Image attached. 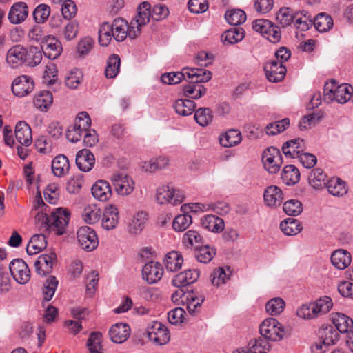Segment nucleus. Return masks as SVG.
<instances>
[{
  "label": "nucleus",
  "mask_w": 353,
  "mask_h": 353,
  "mask_svg": "<svg viewBox=\"0 0 353 353\" xmlns=\"http://www.w3.org/2000/svg\"><path fill=\"white\" fill-rule=\"evenodd\" d=\"M41 52L37 46H12L6 55V61L12 68L23 63L35 66L41 63Z\"/></svg>",
  "instance_id": "obj_1"
},
{
  "label": "nucleus",
  "mask_w": 353,
  "mask_h": 353,
  "mask_svg": "<svg viewBox=\"0 0 353 353\" xmlns=\"http://www.w3.org/2000/svg\"><path fill=\"white\" fill-rule=\"evenodd\" d=\"M188 71V83L183 85V94L190 99H200L207 91L201 83L209 81L212 79V73L209 70L196 68Z\"/></svg>",
  "instance_id": "obj_2"
},
{
  "label": "nucleus",
  "mask_w": 353,
  "mask_h": 353,
  "mask_svg": "<svg viewBox=\"0 0 353 353\" xmlns=\"http://www.w3.org/2000/svg\"><path fill=\"white\" fill-rule=\"evenodd\" d=\"M70 218L69 211L59 208L52 212L49 216L46 213L38 212L35 219L40 223V229L53 231L57 234L61 235L65 232Z\"/></svg>",
  "instance_id": "obj_3"
},
{
  "label": "nucleus",
  "mask_w": 353,
  "mask_h": 353,
  "mask_svg": "<svg viewBox=\"0 0 353 353\" xmlns=\"http://www.w3.org/2000/svg\"><path fill=\"white\" fill-rule=\"evenodd\" d=\"M353 88L347 83L338 85V83L332 79L324 85L323 99L327 103L336 101L343 104L348 101H352Z\"/></svg>",
  "instance_id": "obj_4"
},
{
  "label": "nucleus",
  "mask_w": 353,
  "mask_h": 353,
  "mask_svg": "<svg viewBox=\"0 0 353 353\" xmlns=\"http://www.w3.org/2000/svg\"><path fill=\"white\" fill-rule=\"evenodd\" d=\"M128 23L123 19H116L110 26L104 23L99 30L100 44H108L114 37L116 41L121 42L127 38Z\"/></svg>",
  "instance_id": "obj_5"
},
{
  "label": "nucleus",
  "mask_w": 353,
  "mask_h": 353,
  "mask_svg": "<svg viewBox=\"0 0 353 353\" xmlns=\"http://www.w3.org/2000/svg\"><path fill=\"white\" fill-rule=\"evenodd\" d=\"M261 335L271 341H281L285 335L284 327L274 318H267L260 325Z\"/></svg>",
  "instance_id": "obj_6"
},
{
  "label": "nucleus",
  "mask_w": 353,
  "mask_h": 353,
  "mask_svg": "<svg viewBox=\"0 0 353 353\" xmlns=\"http://www.w3.org/2000/svg\"><path fill=\"white\" fill-rule=\"evenodd\" d=\"M156 199L160 204L169 203L173 205H177L183 201L185 196L178 189L169 185H162L157 190Z\"/></svg>",
  "instance_id": "obj_7"
},
{
  "label": "nucleus",
  "mask_w": 353,
  "mask_h": 353,
  "mask_svg": "<svg viewBox=\"0 0 353 353\" xmlns=\"http://www.w3.org/2000/svg\"><path fill=\"white\" fill-rule=\"evenodd\" d=\"M262 161L265 169L270 174H276L283 163V157L279 149L270 147L264 150Z\"/></svg>",
  "instance_id": "obj_8"
},
{
  "label": "nucleus",
  "mask_w": 353,
  "mask_h": 353,
  "mask_svg": "<svg viewBox=\"0 0 353 353\" xmlns=\"http://www.w3.org/2000/svg\"><path fill=\"white\" fill-rule=\"evenodd\" d=\"M77 237L81 248L88 252L94 250L99 245L97 233L90 227L83 226L79 228Z\"/></svg>",
  "instance_id": "obj_9"
},
{
  "label": "nucleus",
  "mask_w": 353,
  "mask_h": 353,
  "mask_svg": "<svg viewBox=\"0 0 353 353\" xmlns=\"http://www.w3.org/2000/svg\"><path fill=\"white\" fill-rule=\"evenodd\" d=\"M146 334L150 341L157 345H164L170 340V334L167 327L160 322H153L148 326Z\"/></svg>",
  "instance_id": "obj_10"
},
{
  "label": "nucleus",
  "mask_w": 353,
  "mask_h": 353,
  "mask_svg": "<svg viewBox=\"0 0 353 353\" xmlns=\"http://www.w3.org/2000/svg\"><path fill=\"white\" fill-rule=\"evenodd\" d=\"M265 76L270 82H280L286 74V68L281 63L277 61H270L267 62L264 67Z\"/></svg>",
  "instance_id": "obj_11"
},
{
  "label": "nucleus",
  "mask_w": 353,
  "mask_h": 353,
  "mask_svg": "<svg viewBox=\"0 0 353 353\" xmlns=\"http://www.w3.org/2000/svg\"><path fill=\"white\" fill-rule=\"evenodd\" d=\"M112 183L116 192L121 196L130 194L134 189V181L126 174H114L112 176Z\"/></svg>",
  "instance_id": "obj_12"
},
{
  "label": "nucleus",
  "mask_w": 353,
  "mask_h": 353,
  "mask_svg": "<svg viewBox=\"0 0 353 353\" xmlns=\"http://www.w3.org/2000/svg\"><path fill=\"white\" fill-rule=\"evenodd\" d=\"M56 263L57 254L54 252L41 254L34 262L36 272L39 275L46 276L52 272L53 265Z\"/></svg>",
  "instance_id": "obj_13"
},
{
  "label": "nucleus",
  "mask_w": 353,
  "mask_h": 353,
  "mask_svg": "<svg viewBox=\"0 0 353 353\" xmlns=\"http://www.w3.org/2000/svg\"><path fill=\"white\" fill-rule=\"evenodd\" d=\"M163 273L161 264L155 261L147 263L142 268L143 279L149 284H154L160 281Z\"/></svg>",
  "instance_id": "obj_14"
},
{
  "label": "nucleus",
  "mask_w": 353,
  "mask_h": 353,
  "mask_svg": "<svg viewBox=\"0 0 353 353\" xmlns=\"http://www.w3.org/2000/svg\"><path fill=\"white\" fill-rule=\"evenodd\" d=\"M34 87L32 79L26 75L17 77L12 82V90L14 95L22 97L31 92Z\"/></svg>",
  "instance_id": "obj_15"
},
{
  "label": "nucleus",
  "mask_w": 353,
  "mask_h": 353,
  "mask_svg": "<svg viewBox=\"0 0 353 353\" xmlns=\"http://www.w3.org/2000/svg\"><path fill=\"white\" fill-rule=\"evenodd\" d=\"M315 335L319 340H322L329 347L337 343L340 334L331 325L323 324L316 332Z\"/></svg>",
  "instance_id": "obj_16"
},
{
  "label": "nucleus",
  "mask_w": 353,
  "mask_h": 353,
  "mask_svg": "<svg viewBox=\"0 0 353 353\" xmlns=\"http://www.w3.org/2000/svg\"><path fill=\"white\" fill-rule=\"evenodd\" d=\"M200 276L197 269H188L175 275L172 281L174 286L181 288L195 283Z\"/></svg>",
  "instance_id": "obj_17"
},
{
  "label": "nucleus",
  "mask_w": 353,
  "mask_h": 353,
  "mask_svg": "<svg viewBox=\"0 0 353 353\" xmlns=\"http://www.w3.org/2000/svg\"><path fill=\"white\" fill-rule=\"evenodd\" d=\"M306 149V142L301 138L289 140L282 146V152L284 155L290 158H296L297 154L303 152Z\"/></svg>",
  "instance_id": "obj_18"
},
{
  "label": "nucleus",
  "mask_w": 353,
  "mask_h": 353,
  "mask_svg": "<svg viewBox=\"0 0 353 353\" xmlns=\"http://www.w3.org/2000/svg\"><path fill=\"white\" fill-rule=\"evenodd\" d=\"M264 203L271 208L280 206L283 200V194L280 188L276 185L267 187L263 194Z\"/></svg>",
  "instance_id": "obj_19"
},
{
  "label": "nucleus",
  "mask_w": 353,
  "mask_h": 353,
  "mask_svg": "<svg viewBox=\"0 0 353 353\" xmlns=\"http://www.w3.org/2000/svg\"><path fill=\"white\" fill-rule=\"evenodd\" d=\"M94 164L95 158L90 150L83 149L77 153L76 165L81 171L84 172L90 171Z\"/></svg>",
  "instance_id": "obj_20"
},
{
  "label": "nucleus",
  "mask_w": 353,
  "mask_h": 353,
  "mask_svg": "<svg viewBox=\"0 0 353 353\" xmlns=\"http://www.w3.org/2000/svg\"><path fill=\"white\" fill-rule=\"evenodd\" d=\"M331 321L339 333L347 334L353 327V320L343 313H332Z\"/></svg>",
  "instance_id": "obj_21"
},
{
  "label": "nucleus",
  "mask_w": 353,
  "mask_h": 353,
  "mask_svg": "<svg viewBox=\"0 0 353 353\" xmlns=\"http://www.w3.org/2000/svg\"><path fill=\"white\" fill-rule=\"evenodd\" d=\"M91 191L93 196L100 201H107L112 194L110 184L105 180L96 181L93 184Z\"/></svg>",
  "instance_id": "obj_22"
},
{
  "label": "nucleus",
  "mask_w": 353,
  "mask_h": 353,
  "mask_svg": "<svg viewBox=\"0 0 353 353\" xmlns=\"http://www.w3.org/2000/svg\"><path fill=\"white\" fill-rule=\"evenodd\" d=\"M333 306L330 297L324 296L317 299L312 305L310 319H316L330 312Z\"/></svg>",
  "instance_id": "obj_23"
},
{
  "label": "nucleus",
  "mask_w": 353,
  "mask_h": 353,
  "mask_svg": "<svg viewBox=\"0 0 353 353\" xmlns=\"http://www.w3.org/2000/svg\"><path fill=\"white\" fill-rule=\"evenodd\" d=\"M130 334V328L125 323H119L112 325L110 330L109 334L112 342L116 343H121L125 341Z\"/></svg>",
  "instance_id": "obj_24"
},
{
  "label": "nucleus",
  "mask_w": 353,
  "mask_h": 353,
  "mask_svg": "<svg viewBox=\"0 0 353 353\" xmlns=\"http://www.w3.org/2000/svg\"><path fill=\"white\" fill-rule=\"evenodd\" d=\"M119 210L114 205H109L105 208L102 219V227L110 230L116 228L119 223Z\"/></svg>",
  "instance_id": "obj_25"
},
{
  "label": "nucleus",
  "mask_w": 353,
  "mask_h": 353,
  "mask_svg": "<svg viewBox=\"0 0 353 353\" xmlns=\"http://www.w3.org/2000/svg\"><path fill=\"white\" fill-rule=\"evenodd\" d=\"M28 12V7L26 3H16L10 8L8 19L12 23H20L27 18Z\"/></svg>",
  "instance_id": "obj_26"
},
{
  "label": "nucleus",
  "mask_w": 353,
  "mask_h": 353,
  "mask_svg": "<svg viewBox=\"0 0 353 353\" xmlns=\"http://www.w3.org/2000/svg\"><path fill=\"white\" fill-rule=\"evenodd\" d=\"M14 134L16 139L21 145L28 146L32 143V130L26 122L19 121L17 123Z\"/></svg>",
  "instance_id": "obj_27"
},
{
  "label": "nucleus",
  "mask_w": 353,
  "mask_h": 353,
  "mask_svg": "<svg viewBox=\"0 0 353 353\" xmlns=\"http://www.w3.org/2000/svg\"><path fill=\"white\" fill-rule=\"evenodd\" d=\"M351 255L345 250H336L331 255L332 265L339 270H344L348 267L351 263Z\"/></svg>",
  "instance_id": "obj_28"
},
{
  "label": "nucleus",
  "mask_w": 353,
  "mask_h": 353,
  "mask_svg": "<svg viewBox=\"0 0 353 353\" xmlns=\"http://www.w3.org/2000/svg\"><path fill=\"white\" fill-rule=\"evenodd\" d=\"M70 170V163L68 157L63 154H59L52 161V170L58 177L67 174Z\"/></svg>",
  "instance_id": "obj_29"
},
{
  "label": "nucleus",
  "mask_w": 353,
  "mask_h": 353,
  "mask_svg": "<svg viewBox=\"0 0 353 353\" xmlns=\"http://www.w3.org/2000/svg\"><path fill=\"white\" fill-rule=\"evenodd\" d=\"M46 246L47 241L44 234H34L27 245L26 252L29 255H33L44 250Z\"/></svg>",
  "instance_id": "obj_30"
},
{
  "label": "nucleus",
  "mask_w": 353,
  "mask_h": 353,
  "mask_svg": "<svg viewBox=\"0 0 353 353\" xmlns=\"http://www.w3.org/2000/svg\"><path fill=\"white\" fill-rule=\"evenodd\" d=\"M163 262L168 271L176 272L181 268L183 258L179 252L171 251L165 255Z\"/></svg>",
  "instance_id": "obj_31"
},
{
  "label": "nucleus",
  "mask_w": 353,
  "mask_h": 353,
  "mask_svg": "<svg viewBox=\"0 0 353 353\" xmlns=\"http://www.w3.org/2000/svg\"><path fill=\"white\" fill-rule=\"evenodd\" d=\"M281 178L285 185H294L299 181V170L293 165H288L283 168Z\"/></svg>",
  "instance_id": "obj_32"
},
{
  "label": "nucleus",
  "mask_w": 353,
  "mask_h": 353,
  "mask_svg": "<svg viewBox=\"0 0 353 353\" xmlns=\"http://www.w3.org/2000/svg\"><path fill=\"white\" fill-rule=\"evenodd\" d=\"M216 254V250L213 247L203 243L195 249L194 256L196 260L203 263L210 262Z\"/></svg>",
  "instance_id": "obj_33"
},
{
  "label": "nucleus",
  "mask_w": 353,
  "mask_h": 353,
  "mask_svg": "<svg viewBox=\"0 0 353 353\" xmlns=\"http://www.w3.org/2000/svg\"><path fill=\"white\" fill-rule=\"evenodd\" d=\"M245 31L241 27H233L225 30L221 35V41L228 44H236L245 37Z\"/></svg>",
  "instance_id": "obj_34"
},
{
  "label": "nucleus",
  "mask_w": 353,
  "mask_h": 353,
  "mask_svg": "<svg viewBox=\"0 0 353 353\" xmlns=\"http://www.w3.org/2000/svg\"><path fill=\"white\" fill-rule=\"evenodd\" d=\"M201 225L209 231L219 232L223 230L224 222L217 216L210 214L201 219Z\"/></svg>",
  "instance_id": "obj_35"
},
{
  "label": "nucleus",
  "mask_w": 353,
  "mask_h": 353,
  "mask_svg": "<svg viewBox=\"0 0 353 353\" xmlns=\"http://www.w3.org/2000/svg\"><path fill=\"white\" fill-rule=\"evenodd\" d=\"M280 229L285 235L294 236L299 233L303 228L299 220L291 217L281 222Z\"/></svg>",
  "instance_id": "obj_36"
},
{
  "label": "nucleus",
  "mask_w": 353,
  "mask_h": 353,
  "mask_svg": "<svg viewBox=\"0 0 353 353\" xmlns=\"http://www.w3.org/2000/svg\"><path fill=\"white\" fill-rule=\"evenodd\" d=\"M242 140L241 133L238 130H230L219 139L220 144L225 148L235 146Z\"/></svg>",
  "instance_id": "obj_37"
},
{
  "label": "nucleus",
  "mask_w": 353,
  "mask_h": 353,
  "mask_svg": "<svg viewBox=\"0 0 353 353\" xmlns=\"http://www.w3.org/2000/svg\"><path fill=\"white\" fill-rule=\"evenodd\" d=\"M325 185L327 191L335 196H342L347 192L345 182L339 178L331 179Z\"/></svg>",
  "instance_id": "obj_38"
},
{
  "label": "nucleus",
  "mask_w": 353,
  "mask_h": 353,
  "mask_svg": "<svg viewBox=\"0 0 353 353\" xmlns=\"http://www.w3.org/2000/svg\"><path fill=\"white\" fill-rule=\"evenodd\" d=\"M52 94L50 91L43 90L35 96L34 105L37 109L46 111L52 105Z\"/></svg>",
  "instance_id": "obj_39"
},
{
  "label": "nucleus",
  "mask_w": 353,
  "mask_h": 353,
  "mask_svg": "<svg viewBox=\"0 0 353 353\" xmlns=\"http://www.w3.org/2000/svg\"><path fill=\"white\" fill-rule=\"evenodd\" d=\"M183 243L188 248H194L195 250L204 243V239L199 232L190 230L184 234Z\"/></svg>",
  "instance_id": "obj_40"
},
{
  "label": "nucleus",
  "mask_w": 353,
  "mask_h": 353,
  "mask_svg": "<svg viewBox=\"0 0 353 353\" xmlns=\"http://www.w3.org/2000/svg\"><path fill=\"white\" fill-rule=\"evenodd\" d=\"M176 112L182 116L192 114L196 108V103L190 99H178L173 105Z\"/></svg>",
  "instance_id": "obj_41"
},
{
  "label": "nucleus",
  "mask_w": 353,
  "mask_h": 353,
  "mask_svg": "<svg viewBox=\"0 0 353 353\" xmlns=\"http://www.w3.org/2000/svg\"><path fill=\"white\" fill-rule=\"evenodd\" d=\"M192 69V68H184L181 72L165 73L161 77V82L168 85L179 83L182 79L188 78L187 72Z\"/></svg>",
  "instance_id": "obj_42"
},
{
  "label": "nucleus",
  "mask_w": 353,
  "mask_h": 353,
  "mask_svg": "<svg viewBox=\"0 0 353 353\" xmlns=\"http://www.w3.org/2000/svg\"><path fill=\"white\" fill-rule=\"evenodd\" d=\"M121 60L119 55L111 54L107 60V65L105 70V75L108 79L116 77L119 72Z\"/></svg>",
  "instance_id": "obj_43"
},
{
  "label": "nucleus",
  "mask_w": 353,
  "mask_h": 353,
  "mask_svg": "<svg viewBox=\"0 0 353 353\" xmlns=\"http://www.w3.org/2000/svg\"><path fill=\"white\" fill-rule=\"evenodd\" d=\"M147 220L148 214L145 212H137L134 215L132 222L129 225V232L131 234L139 233L144 228Z\"/></svg>",
  "instance_id": "obj_44"
},
{
  "label": "nucleus",
  "mask_w": 353,
  "mask_h": 353,
  "mask_svg": "<svg viewBox=\"0 0 353 353\" xmlns=\"http://www.w3.org/2000/svg\"><path fill=\"white\" fill-rule=\"evenodd\" d=\"M313 24L316 30L324 32L332 27L333 20L330 16L325 13H320L315 17Z\"/></svg>",
  "instance_id": "obj_45"
},
{
  "label": "nucleus",
  "mask_w": 353,
  "mask_h": 353,
  "mask_svg": "<svg viewBox=\"0 0 353 353\" xmlns=\"http://www.w3.org/2000/svg\"><path fill=\"white\" fill-rule=\"evenodd\" d=\"M225 18L228 23L237 27V26L245 21L246 14L241 9H233L226 12Z\"/></svg>",
  "instance_id": "obj_46"
},
{
  "label": "nucleus",
  "mask_w": 353,
  "mask_h": 353,
  "mask_svg": "<svg viewBox=\"0 0 353 353\" xmlns=\"http://www.w3.org/2000/svg\"><path fill=\"white\" fill-rule=\"evenodd\" d=\"M139 10L136 17V25L141 27L145 25L149 21L150 17H152L150 4L144 1L140 4Z\"/></svg>",
  "instance_id": "obj_47"
},
{
  "label": "nucleus",
  "mask_w": 353,
  "mask_h": 353,
  "mask_svg": "<svg viewBox=\"0 0 353 353\" xmlns=\"http://www.w3.org/2000/svg\"><path fill=\"white\" fill-rule=\"evenodd\" d=\"M213 115L209 108H200L194 113V119L201 126H207L212 121Z\"/></svg>",
  "instance_id": "obj_48"
},
{
  "label": "nucleus",
  "mask_w": 353,
  "mask_h": 353,
  "mask_svg": "<svg viewBox=\"0 0 353 353\" xmlns=\"http://www.w3.org/2000/svg\"><path fill=\"white\" fill-rule=\"evenodd\" d=\"M285 303L283 299L276 297L270 299L265 305L266 312L272 316L280 314L284 310Z\"/></svg>",
  "instance_id": "obj_49"
},
{
  "label": "nucleus",
  "mask_w": 353,
  "mask_h": 353,
  "mask_svg": "<svg viewBox=\"0 0 353 353\" xmlns=\"http://www.w3.org/2000/svg\"><path fill=\"white\" fill-rule=\"evenodd\" d=\"M290 119L285 118L281 121L269 123L265 128L268 135L274 136L285 130L290 125Z\"/></svg>",
  "instance_id": "obj_50"
},
{
  "label": "nucleus",
  "mask_w": 353,
  "mask_h": 353,
  "mask_svg": "<svg viewBox=\"0 0 353 353\" xmlns=\"http://www.w3.org/2000/svg\"><path fill=\"white\" fill-rule=\"evenodd\" d=\"M58 280L54 276H50L43 284V299L49 301L53 297L58 285Z\"/></svg>",
  "instance_id": "obj_51"
},
{
  "label": "nucleus",
  "mask_w": 353,
  "mask_h": 353,
  "mask_svg": "<svg viewBox=\"0 0 353 353\" xmlns=\"http://www.w3.org/2000/svg\"><path fill=\"white\" fill-rule=\"evenodd\" d=\"M192 216L188 213L176 216L173 222V229L176 232L185 231L192 223Z\"/></svg>",
  "instance_id": "obj_52"
},
{
  "label": "nucleus",
  "mask_w": 353,
  "mask_h": 353,
  "mask_svg": "<svg viewBox=\"0 0 353 353\" xmlns=\"http://www.w3.org/2000/svg\"><path fill=\"white\" fill-rule=\"evenodd\" d=\"M283 209L289 216H296L301 214L303 210L301 201L296 199H290L283 203Z\"/></svg>",
  "instance_id": "obj_53"
},
{
  "label": "nucleus",
  "mask_w": 353,
  "mask_h": 353,
  "mask_svg": "<svg viewBox=\"0 0 353 353\" xmlns=\"http://www.w3.org/2000/svg\"><path fill=\"white\" fill-rule=\"evenodd\" d=\"M50 8L45 3L38 5L33 11L34 20L37 23H44L49 17Z\"/></svg>",
  "instance_id": "obj_54"
},
{
  "label": "nucleus",
  "mask_w": 353,
  "mask_h": 353,
  "mask_svg": "<svg viewBox=\"0 0 353 353\" xmlns=\"http://www.w3.org/2000/svg\"><path fill=\"white\" fill-rule=\"evenodd\" d=\"M268 341L269 340L261 336V337L259 339L251 340L248 345L252 348V351H253L254 353H267L266 350L269 351L271 347Z\"/></svg>",
  "instance_id": "obj_55"
},
{
  "label": "nucleus",
  "mask_w": 353,
  "mask_h": 353,
  "mask_svg": "<svg viewBox=\"0 0 353 353\" xmlns=\"http://www.w3.org/2000/svg\"><path fill=\"white\" fill-rule=\"evenodd\" d=\"M83 75L81 71L77 68H74L65 77V85L70 89H77L81 83Z\"/></svg>",
  "instance_id": "obj_56"
},
{
  "label": "nucleus",
  "mask_w": 353,
  "mask_h": 353,
  "mask_svg": "<svg viewBox=\"0 0 353 353\" xmlns=\"http://www.w3.org/2000/svg\"><path fill=\"white\" fill-rule=\"evenodd\" d=\"M101 214V210L97 206H88L84 208L82 217L86 223L93 224L99 220Z\"/></svg>",
  "instance_id": "obj_57"
},
{
  "label": "nucleus",
  "mask_w": 353,
  "mask_h": 353,
  "mask_svg": "<svg viewBox=\"0 0 353 353\" xmlns=\"http://www.w3.org/2000/svg\"><path fill=\"white\" fill-rule=\"evenodd\" d=\"M276 19L279 23L285 27L290 26L295 19V15H293L292 10L289 8H281L276 15Z\"/></svg>",
  "instance_id": "obj_58"
},
{
  "label": "nucleus",
  "mask_w": 353,
  "mask_h": 353,
  "mask_svg": "<svg viewBox=\"0 0 353 353\" xmlns=\"http://www.w3.org/2000/svg\"><path fill=\"white\" fill-rule=\"evenodd\" d=\"M169 163V160L165 157H159L158 158L151 159L148 162H145L143 168L146 171L154 172L157 170L165 168Z\"/></svg>",
  "instance_id": "obj_59"
},
{
  "label": "nucleus",
  "mask_w": 353,
  "mask_h": 353,
  "mask_svg": "<svg viewBox=\"0 0 353 353\" xmlns=\"http://www.w3.org/2000/svg\"><path fill=\"white\" fill-rule=\"evenodd\" d=\"M326 174L321 168L312 170L310 173V185L314 188H319L326 184Z\"/></svg>",
  "instance_id": "obj_60"
},
{
  "label": "nucleus",
  "mask_w": 353,
  "mask_h": 353,
  "mask_svg": "<svg viewBox=\"0 0 353 353\" xmlns=\"http://www.w3.org/2000/svg\"><path fill=\"white\" fill-rule=\"evenodd\" d=\"M43 82L48 85L54 84L57 80V68L53 63H49L46 65L43 75Z\"/></svg>",
  "instance_id": "obj_61"
},
{
  "label": "nucleus",
  "mask_w": 353,
  "mask_h": 353,
  "mask_svg": "<svg viewBox=\"0 0 353 353\" xmlns=\"http://www.w3.org/2000/svg\"><path fill=\"white\" fill-rule=\"evenodd\" d=\"M229 279V275L225 272L223 268L215 269L210 275V281L213 285L219 286L225 283Z\"/></svg>",
  "instance_id": "obj_62"
},
{
  "label": "nucleus",
  "mask_w": 353,
  "mask_h": 353,
  "mask_svg": "<svg viewBox=\"0 0 353 353\" xmlns=\"http://www.w3.org/2000/svg\"><path fill=\"white\" fill-rule=\"evenodd\" d=\"M188 301L186 308L188 312L191 315H195L196 313V309L199 307L201 303L204 301V298L196 297L193 294H188L186 297Z\"/></svg>",
  "instance_id": "obj_63"
},
{
  "label": "nucleus",
  "mask_w": 353,
  "mask_h": 353,
  "mask_svg": "<svg viewBox=\"0 0 353 353\" xmlns=\"http://www.w3.org/2000/svg\"><path fill=\"white\" fill-rule=\"evenodd\" d=\"M43 51L44 56L49 59H55L58 58L62 51V46H38Z\"/></svg>",
  "instance_id": "obj_64"
}]
</instances>
